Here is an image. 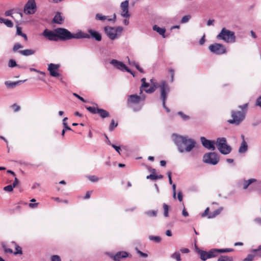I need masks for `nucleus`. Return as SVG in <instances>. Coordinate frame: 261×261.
Here are the masks:
<instances>
[{"label": "nucleus", "instance_id": "1", "mask_svg": "<svg viewBox=\"0 0 261 261\" xmlns=\"http://www.w3.org/2000/svg\"><path fill=\"white\" fill-rule=\"evenodd\" d=\"M171 138L178 151L182 153L190 152L195 147L196 144L194 139H190L186 136L173 134Z\"/></svg>", "mask_w": 261, "mask_h": 261}, {"label": "nucleus", "instance_id": "2", "mask_svg": "<svg viewBox=\"0 0 261 261\" xmlns=\"http://www.w3.org/2000/svg\"><path fill=\"white\" fill-rule=\"evenodd\" d=\"M57 34L58 40L59 39L63 41L68 40L71 39L90 38L89 35L82 32H77L73 34L68 30L64 28H57L55 29Z\"/></svg>", "mask_w": 261, "mask_h": 261}, {"label": "nucleus", "instance_id": "3", "mask_svg": "<svg viewBox=\"0 0 261 261\" xmlns=\"http://www.w3.org/2000/svg\"><path fill=\"white\" fill-rule=\"evenodd\" d=\"M248 106V104L246 103L243 105L239 106L238 108L241 110V111H232L231 113L232 119L228 120V122L230 124L239 125L245 118Z\"/></svg>", "mask_w": 261, "mask_h": 261}, {"label": "nucleus", "instance_id": "4", "mask_svg": "<svg viewBox=\"0 0 261 261\" xmlns=\"http://www.w3.org/2000/svg\"><path fill=\"white\" fill-rule=\"evenodd\" d=\"M217 38L222 40L227 43H233L236 41L234 33L225 28H223L217 36Z\"/></svg>", "mask_w": 261, "mask_h": 261}, {"label": "nucleus", "instance_id": "5", "mask_svg": "<svg viewBox=\"0 0 261 261\" xmlns=\"http://www.w3.org/2000/svg\"><path fill=\"white\" fill-rule=\"evenodd\" d=\"M123 28L122 27H112L106 26L104 27V31L107 36L112 40H114L121 35Z\"/></svg>", "mask_w": 261, "mask_h": 261}, {"label": "nucleus", "instance_id": "6", "mask_svg": "<svg viewBox=\"0 0 261 261\" xmlns=\"http://www.w3.org/2000/svg\"><path fill=\"white\" fill-rule=\"evenodd\" d=\"M141 100V97L137 94H132L128 96L127 100V105L131 107L134 112H138L141 110L143 105H138Z\"/></svg>", "mask_w": 261, "mask_h": 261}, {"label": "nucleus", "instance_id": "7", "mask_svg": "<svg viewBox=\"0 0 261 261\" xmlns=\"http://www.w3.org/2000/svg\"><path fill=\"white\" fill-rule=\"evenodd\" d=\"M161 90V98L163 101V108L166 110L167 112H169V109L166 106V100L167 99V96L170 91V88L167 83L162 81L160 85L158 86Z\"/></svg>", "mask_w": 261, "mask_h": 261}, {"label": "nucleus", "instance_id": "8", "mask_svg": "<svg viewBox=\"0 0 261 261\" xmlns=\"http://www.w3.org/2000/svg\"><path fill=\"white\" fill-rule=\"evenodd\" d=\"M216 145L219 151L223 154H228L231 151V147L226 143V139L224 138H218Z\"/></svg>", "mask_w": 261, "mask_h": 261}, {"label": "nucleus", "instance_id": "9", "mask_svg": "<svg viewBox=\"0 0 261 261\" xmlns=\"http://www.w3.org/2000/svg\"><path fill=\"white\" fill-rule=\"evenodd\" d=\"M203 161L205 163L215 165L219 162V158L215 152L206 153L203 156Z\"/></svg>", "mask_w": 261, "mask_h": 261}, {"label": "nucleus", "instance_id": "10", "mask_svg": "<svg viewBox=\"0 0 261 261\" xmlns=\"http://www.w3.org/2000/svg\"><path fill=\"white\" fill-rule=\"evenodd\" d=\"M208 48L211 53L218 55L224 54L226 52L224 45L220 43L211 44Z\"/></svg>", "mask_w": 261, "mask_h": 261}, {"label": "nucleus", "instance_id": "11", "mask_svg": "<svg viewBox=\"0 0 261 261\" xmlns=\"http://www.w3.org/2000/svg\"><path fill=\"white\" fill-rule=\"evenodd\" d=\"M36 10L37 6L35 0H28L24 7V13L27 15L33 14Z\"/></svg>", "mask_w": 261, "mask_h": 261}, {"label": "nucleus", "instance_id": "12", "mask_svg": "<svg viewBox=\"0 0 261 261\" xmlns=\"http://www.w3.org/2000/svg\"><path fill=\"white\" fill-rule=\"evenodd\" d=\"M110 64L113 65L117 69L121 71H126L131 73L134 76H135L131 70L128 69L123 62L119 61L116 59H113L111 61Z\"/></svg>", "mask_w": 261, "mask_h": 261}, {"label": "nucleus", "instance_id": "13", "mask_svg": "<svg viewBox=\"0 0 261 261\" xmlns=\"http://www.w3.org/2000/svg\"><path fill=\"white\" fill-rule=\"evenodd\" d=\"M60 67V64L50 63L48 64L47 70L49 72L50 76L57 77L60 75L59 72V69Z\"/></svg>", "mask_w": 261, "mask_h": 261}, {"label": "nucleus", "instance_id": "14", "mask_svg": "<svg viewBox=\"0 0 261 261\" xmlns=\"http://www.w3.org/2000/svg\"><path fill=\"white\" fill-rule=\"evenodd\" d=\"M128 0H125L122 2L120 4V8L121 10V15L124 18H129L130 14L128 11Z\"/></svg>", "mask_w": 261, "mask_h": 261}, {"label": "nucleus", "instance_id": "15", "mask_svg": "<svg viewBox=\"0 0 261 261\" xmlns=\"http://www.w3.org/2000/svg\"><path fill=\"white\" fill-rule=\"evenodd\" d=\"M200 141L202 145L205 148L212 150H214L215 149V145L216 143L215 141L207 140L204 137H201L200 138Z\"/></svg>", "mask_w": 261, "mask_h": 261}, {"label": "nucleus", "instance_id": "16", "mask_svg": "<svg viewBox=\"0 0 261 261\" xmlns=\"http://www.w3.org/2000/svg\"><path fill=\"white\" fill-rule=\"evenodd\" d=\"M42 35L49 40L55 41H58L57 34L55 30L53 32L49 31L47 29H45L43 31Z\"/></svg>", "mask_w": 261, "mask_h": 261}, {"label": "nucleus", "instance_id": "17", "mask_svg": "<svg viewBox=\"0 0 261 261\" xmlns=\"http://www.w3.org/2000/svg\"><path fill=\"white\" fill-rule=\"evenodd\" d=\"M129 256L128 253L126 251H119L115 255L111 256L114 261H120L121 259L124 258Z\"/></svg>", "mask_w": 261, "mask_h": 261}, {"label": "nucleus", "instance_id": "18", "mask_svg": "<svg viewBox=\"0 0 261 261\" xmlns=\"http://www.w3.org/2000/svg\"><path fill=\"white\" fill-rule=\"evenodd\" d=\"M95 19L102 21L108 20L109 21L115 22L116 21V14H114L113 17L112 18H108V16H107L103 15L101 13H97L95 15Z\"/></svg>", "mask_w": 261, "mask_h": 261}, {"label": "nucleus", "instance_id": "19", "mask_svg": "<svg viewBox=\"0 0 261 261\" xmlns=\"http://www.w3.org/2000/svg\"><path fill=\"white\" fill-rule=\"evenodd\" d=\"M26 81V80H20L16 82H12L10 81H7L5 82V85L8 89H13L16 86L19 85V84L24 82Z\"/></svg>", "mask_w": 261, "mask_h": 261}, {"label": "nucleus", "instance_id": "20", "mask_svg": "<svg viewBox=\"0 0 261 261\" xmlns=\"http://www.w3.org/2000/svg\"><path fill=\"white\" fill-rule=\"evenodd\" d=\"M88 32L89 33L90 38L91 37L92 38H94L97 41H101V36L98 32L91 29L88 30ZM87 34L88 35V34Z\"/></svg>", "mask_w": 261, "mask_h": 261}, {"label": "nucleus", "instance_id": "21", "mask_svg": "<svg viewBox=\"0 0 261 261\" xmlns=\"http://www.w3.org/2000/svg\"><path fill=\"white\" fill-rule=\"evenodd\" d=\"M242 137L243 139V140L239 149V152L241 153L245 152L248 149V146L246 142L244 140V136L242 135Z\"/></svg>", "mask_w": 261, "mask_h": 261}, {"label": "nucleus", "instance_id": "22", "mask_svg": "<svg viewBox=\"0 0 261 261\" xmlns=\"http://www.w3.org/2000/svg\"><path fill=\"white\" fill-rule=\"evenodd\" d=\"M18 53L24 56H29L35 54V51L31 49H26L18 51Z\"/></svg>", "mask_w": 261, "mask_h": 261}, {"label": "nucleus", "instance_id": "23", "mask_svg": "<svg viewBox=\"0 0 261 261\" xmlns=\"http://www.w3.org/2000/svg\"><path fill=\"white\" fill-rule=\"evenodd\" d=\"M153 30L158 32L160 35H162L163 38L166 37L165 36V33L166 32L165 29L160 28L156 25H154L153 26Z\"/></svg>", "mask_w": 261, "mask_h": 261}, {"label": "nucleus", "instance_id": "24", "mask_svg": "<svg viewBox=\"0 0 261 261\" xmlns=\"http://www.w3.org/2000/svg\"><path fill=\"white\" fill-rule=\"evenodd\" d=\"M255 181H256V179L255 178H250L248 180H244L243 184V189L246 190L251 184Z\"/></svg>", "mask_w": 261, "mask_h": 261}, {"label": "nucleus", "instance_id": "25", "mask_svg": "<svg viewBox=\"0 0 261 261\" xmlns=\"http://www.w3.org/2000/svg\"><path fill=\"white\" fill-rule=\"evenodd\" d=\"M63 20L64 18L60 12H58L54 18V21L56 23L61 24L63 22Z\"/></svg>", "mask_w": 261, "mask_h": 261}, {"label": "nucleus", "instance_id": "26", "mask_svg": "<svg viewBox=\"0 0 261 261\" xmlns=\"http://www.w3.org/2000/svg\"><path fill=\"white\" fill-rule=\"evenodd\" d=\"M97 114L102 118H105L110 116L109 113L106 110L102 109H99L98 110Z\"/></svg>", "mask_w": 261, "mask_h": 261}, {"label": "nucleus", "instance_id": "27", "mask_svg": "<svg viewBox=\"0 0 261 261\" xmlns=\"http://www.w3.org/2000/svg\"><path fill=\"white\" fill-rule=\"evenodd\" d=\"M199 253L200 254V257L201 260L205 261L206 259L210 258L208 257V252L203 251V250H200L199 251Z\"/></svg>", "mask_w": 261, "mask_h": 261}, {"label": "nucleus", "instance_id": "28", "mask_svg": "<svg viewBox=\"0 0 261 261\" xmlns=\"http://www.w3.org/2000/svg\"><path fill=\"white\" fill-rule=\"evenodd\" d=\"M222 209H223V208L221 207L220 208L216 210L215 211H214L213 213H211L208 216V218L212 219V218H215V217H216L217 216H218V215H219L220 214Z\"/></svg>", "mask_w": 261, "mask_h": 261}, {"label": "nucleus", "instance_id": "29", "mask_svg": "<svg viewBox=\"0 0 261 261\" xmlns=\"http://www.w3.org/2000/svg\"><path fill=\"white\" fill-rule=\"evenodd\" d=\"M208 253L210 258L216 257L219 253L218 249H212L208 251Z\"/></svg>", "mask_w": 261, "mask_h": 261}, {"label": "nucleus", "instance_id": "30", "mask_svg": "<svg viewBox=\"0 0 261 261\" xmlns=\"http://www.w3.org/2000/svg\"><path fill=\"white\" fill-rule=\"evenodd\" d=\"M0 23H4L7 27L12 28L13 26L12 21L4 18H0Z\"/></svg>", "mask_w": 261, "mask_h": 261}, {"label": "nucleus", "instance_id": "31", "mask_svg": "<svg viewBox=\"0 0 261 261\" xmlns=\"http://www.w3.org/2000/svg\"><path fill=\"white\" fill-rule=\"evenodd\" d=\"M157 211L149 210L144 212V214L149 217H155L157 216Z\"/></svg>", "mask_w": 261, "mask_h": 261}, {"label": "nucleus", "instance_id": "32", "mask_svg": "<svg viewBox=\"0 0 261 261\" xmlns=\"http://www.w3.org/2000/svg\"><path fill=\"white\" fill-rule=\"evenodd\" d=\"M217 261H233V258L232 256L221 255L218 258Z\"/></svg>", "mask_w": 261, "mask_h": 261}, {"label": "nucleus", "instance_id": "33", "mask_svg": "<svg viewBox=\"0 0 261 261\" xmlns=\"http://www.w3.org/2000/svg\"><path fill=\"white\" fill-rule=\"evenodd\" d=\"M86 108L92 114H97L98 110L99 109L94 107H86Z\"/></svg>", "mask_w": 261, "mask_h": 261}, {"label": "nucleus", "instance_id": "34", "mask_svg": "<svg viewBox=\"0 0 261 261\" xmlns=\"http://www.w3.org/2000/svg\"><path fill=\"white\" fill-rule=\"evenodd\" d=\"M8 66L10 68L15 67H20V65L17 64L16 62L14 59H10L8 62Z\"/></svg>", "mask_w": 261, "mask_h": 261}, {"label": "nucleus", "instance_id": "35", "mask_svg": "<svg viewBox=\"0 0 261 261\" xmlns=\"http://www.w3.org/2000/svg\"><path fill=\"white\" fill-rule=\"evenodd\" d=\"M23 47V46L22 44H21L19 43H16L13 45L12 50L14 53L17 52V51L18 52L19 49L22 48Z\"/></svg>", "mask_w": 261, "mask_h": 261}, {"label": "nucleus", "instance_id": "36", "mask_svg": "<svg viewBox=\"0 0 261 261\" xmlns=\"http://www.w3.org/2000/svg\"><path fill=\"white\" fill-rule=\"evenodd\" d=\"M156 88H157L156 85L153 84V85H151L148 89H144V90L146 93H152L155 90Z\"/></svg>", "mask_w": 261, "mask_h": 261}, {"label": "nucleus", "instance_id": "37", "mask_svg": "<svg viewBox=\"0 0 261 261\" xmlns=\"http://www.w3.org/2000/svg\"><path fill=\"white\" fill-rule=\"evenodd\" d=\"M163 207L164 210V216L165 217H168L169 216V206L167 204L164 203L163 204Z\"/></svg>", "mask_w": 261, "mask_h": 261}, {"label": "nucleus", "instance_id": "38", "mask_svg": "<svg viewBox=\"0 0 261 261\" xmlns=\"http://www.w3.org/2000/svg\"><path fill=\"white\" fill-rule=\"evenodd\" d=\"M149 239L150 241H154L156 243H159L160 242L161 240V238L159 236H149Z\"/></svg>", "mask_w": 261, "mask_h": 261}, {"label": "nucleus", "instance_id": "39", "mask_svg": "<svg viewBox=\"0 0 261 261\" xmlns=\"http://www.w3.org/2000/svg\"><path fill=\"white\" fill-rule=\"evenodd\" d=\"M171 257L172 258L175 259L177 261H180L181 257L180 254L179 252H175L171 255Z\"/></svg>", "mask_w": 261, "mask_h": 261}, {"label": "nucleus", "instance_id": "40", "mask_svg": "<svg viewBox=\"0 0 261 261\" xmlns=\"http://www.w3.org/2000/svg\"><path fill=\"white\" fill-rule=\"evenodd\" d=\"M177 115H179L181 117V118L184 121L188 120L190 119L189 116L185 114L182 112H178L177 113Z\"/></svg>", "mask_w": 261, "mask_h": 261}, {"label": "nucleus", "instance_id": "41", "mask_svg": "<svg viewBox=\"0 0 261 261\" xmlns=\"http://www.w3.org/2000/svg\"><path fill=\"white\" fill-rule=\"evenodd\" d=\"M191 16L189 15H185L180 20L181 23H185L188 22L191 19Z\"/></svg>", "mask_w": 261, "mask_h": 261}, {"label": "nucleus", "instance_id": "42", "mask_svg": "<svg viewBox=\"0 0 261 261\" xmlns=\"http://www.w3.org/2000/svg\"><path fill=\"white\" fill-rule=\"evenodd\" d=\"M252 252L255 253L256 256L261 257V245H259L257 249H253Z\"/></svg>", "mask_w": 261, "mask_h": 261}, {"label": "nucleus", "instance_id": "43", "mask_svg": "<svg viewBox=\"0 0 261 261\" xmlns=\"http://www.w3.org/2000/svg\"><path fill=\"white\" fill-rule=\"evenodd\" d=\"M118 125V123H115V121H114V119H112L111 120V122L109 125V130L110 131H112L114 130V129L117 127V126Z\"/></svg>", "mask_w": 261, "mask_h": 261}, {"label": "nucleus", "instance_id": "44", "mask_svg": "<svg viewBox=\"0 0 261 261\" xmlns=\"http://www.w3.org/2000/svg\"><path fill=\"white\" fill-rule=\"evenodd\" d=\"M255 255H256L255 254L254 255L249 254L245 258L243 259V261H252Z\"/></svg>", "mask_w": 261, "mask_h": 261}, {"label": "nucleus", "instance_id": "45", "mask_svg": "<svg viewBox=\"0 0 261 261\" xmlns=\"http://www.w3.org/2000/svg\"><path fill=\"white\" fill-rule=\"evenodd\" d=\"M11 108L13 109L14 112H17L20 110V107L16 103L12 105Z\"/></svg>", "mask_w": 261, "mask_h": 261}, {"label": "nucleus", "instance_id": "46", "mask_svg": "<svg viewBox=\"0 0 261 261\" xmlns=\"http://www.w3.org/2000/svg\"><path fill=\"white\" fill-rule=\"evenodd\" d=\"M233 251L232 249L225 248V249H218V252L219 253H226L229 252Z\"/></svg>", "mask_w": 261, "mask_h": 261}, {"label": "nucleus", "instance_id": "47", "mask_svg": "<svg viewBox=\"0 0 261 261\" xmlns=\"http://www.w3.org/2000/svg\"><path fill=\"white\" fill-rule=\"evenodd\" d=\"M14 187H13L12 185H8L4 188V190L7 192H12L13 190Z\"/></svg>", "mask_w": 261, "mask_h": 261}, {"label": "nucleus", "instance_id": "48", "mask_svg": "<svg viewBox=\"0 0 261 261\" xmlns=\"http://www.w3.org/2000/svg\"><path fill=\"white\" fill-rule=\"evenodd\" d=\"M14 254H22L21 248L17 245H15V252L14 253Z\"/></svg>", "mask_w": 261, "mask_h": 261}, {"label": "nucleus", "instance_id": "49", "mask_svg": "<svg viewBox=\"0 0 261 261\" xmlns=\"http://www.w3.org/2000/svg\"><path fill=\"white\" fill-rule=\"evenodd\" d=\"M147 179H149L152 180H155L157 179V175L155 174H151L146 177Z\"/></svg>", "mask_w": 261, "mask_h": 261}, {"label": "nucleus", "instance_id": "50", "mask_svg": "<svg viewBox=\"0 0 261 261\" xmlns=\"http://www.w3.org/2000/svg\"><path fill=\"white\" fill-rule=\"evenodd\" d=\"M51 261H61V259L59 255H54L51 257Z\"/></svg>", "mask_w": 261, "mask_h": 261}, {"label": "nucleus", "instance_id": "51", "mask_svg": "<svg viewBox=\"0 0 261 261\" xmlns=\"http://www.w3.org/2000/svg\"><path fill=\"white\" fill-rule=\"evenodd\" d=\"M88 179L92 182H97L98 180V178L94 175L89 176Z\"/></svg>", "mask_w": 261, "mask_h": 261}, {"label": "nucleus", "instance_id": "52", "mask_svg": "<svg viewBox=\"0 0 261 261\" xmlns=\"http://www.w3.org/2000/svg\"><path fill=\"white\" fill-rule=\"evenodd\" d=\"M149 86V84L147 83H144L142 84V86L140 87V92L141 93L144 90V89H147V88Z\"/></svg>", "mask_w": 261, "mask_h": 261}, {"label": "nucleus", "instance_id": "53", "mask_svg": "<svg viewBox=\"0 0 261 261\" xmlns=\"http://www.w3.org/2000/svg\"><path fill=\"white\" fill-rule=\"evenodd\" d=\"M22 33H23L21 31V28L17 25L16 27V35L21 36Z\"/></svg>", "mask_w": 261, "mask_h": 261}, {"label": "nucleus", "instance_id": "54", "mask_svg": "<svg viewBox=\"0 0 261 261\" xmlns=\"http://www.w3.org/2000/svg\"><path fill=\"white\" fill-rule=\"evenodd\" d=\"M111 146L114 148L115 149V150L118 152L119 153V154H120V150H121V148L119 146H117L114 144H112L111 145Z\"/></svg>", "mask_w": 261, "mask_h": 261}, {"label": "nucleus", "instance_id": "55", "mask_svg": "<svg viewBox=\"0 0 261 261\" xmlns=\"http://www.w3.org/2000/svg\"><path fill=\"white\" fill-rule=\"evenodd\" d=\"M177 198L180 202L182 201L183 196L182 193L181 191H179L177 193Z\"/></svg>", "mask_w": 261, "mask_h": 261}, {"label": "nucleus", "instance_id": "56", "mask_svg": "<svg viewBox=\"0 0 261 261\" xmlns=\"http://www.w3.org/2000/svg\"><path fill=\"white\" fill-rule=\"evenodd\" d=\"M169 72L171 73V81L172 82L174 81V71L173 69H169Z\"/></svg>", "mask_w": 261, "mask_h": 261}, {"label": "nucleus", "instance_id": "57", "mask_svg": "<svg viewBox=\"0 0 261 261\" xmlns=\"http://www.w3.org/2000/svg\"><path fill=\"white\" fill-rule=\"evenodd\" d=\"M19 181L18 179L16 177H15V180L12 185L13 187L15 188L19 184Z\"/></svg>", "mask_w": 261, "mask_h": 261}, {"label": "nucleus", "instance_id": "58", "mask_svg": "<svg viewBox=\"0 0 261 261\" xmlns=\"http://www.w3.org/2000/svg\"><path fill=\"white\" fill-rule=\"evenodd\" d=\"M180 251L182 253H188L190 252V250L188 248H181Z\"/></svg>", "mask_w": 261, "mask_h": 261}, {"label": "nucleus", "instance_id": "59", "mask_svg": "<svg viewBox=\"0 0 261 261\" xmlns=\"http://www.w3.org/2000/svg\"><path fill=\"white\" fill-rule=\"evenodd\" d=\"M208 212H209V208L207 207L205 210L204 212L201 214V217H204L208 215Z\"/></svg>", "mask_w": 261, "mask_h": 261}, {"label": "nucleus", "instance_id": "60", "mask_svg": "<svg viewBox=\"0 0 261 261\" xmlns=\"http://www.w3.org/2000/svg\"><path fill=\"white\" fill-rule=\"evenodd\" d=\"M182 215L185 217H187L189 216V213L187 211L186 209L185 208V207H184L182 210Z\"/></svg>", "mask_w": 261, "mask_h": 261}, {"label": "nucleus", "instance_id": "61", "mask_svg": "<svg viewBox=\"0 0 261 261\" xmlns=\"http://www.w3.org/2000/svg\"><path fill=\"white\" fill-rule=\"evenodd\" d=\"M256 105L259 106L261 108V96H260L256 100Z\"/></svg>", "mask_w": 261, "mask_h": 261}, {"label": "nucleus", "instance_id": "62", "mask_svg": "<svg viewBox=\"0 0 261 261\" xmlns=\"http://www.w3.org/2000/svg\"><path fill=\"white\" fill-rule=\"evenodd\" d=\"M167 174H168V177L169 178V182L170 185H172V178H171V172L169 171V172H168Z\"/></svg>", "mask_w": 261, "mask_h": 261}, {"label": "nucleus", "instance_id": "63", "mask_svg": "<svg viewBox=\"0 0 261 261\" xmlns=\"http://www.w3.org/2000/svg\"><path fill=\"white\" fill-rule=\"evenodd\" d=\"M137 253L142 257H146L148 256L147 254L143 253L139 250H137Z\"/></svg>", "mask_w": 261, "mask_h": 261}, {"label": "nucleus", "instance_id": "64", "mask_svg": "<svg viewBox=\"0 0 261 261\" xmlns=\"http://www.w3.org/2000/svg\"><path fill=\"white\" fill-rule=\"evenodd\" d=\"M40 185L39 183L35 182L33 184L32 188L33 189H35L39 188H40Z\"/></svg>", "mask_w": 261, "mask_h": 261}]
</instances>
